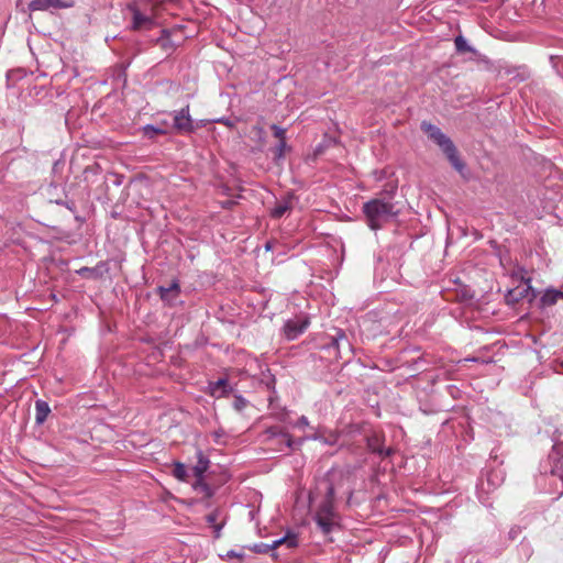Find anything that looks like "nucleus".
<instances>
[{"instance_id": "f257e3e1", "label": "nucleus", "mask_w": 563, "mask_h": 563, "mask_svg": "<svg viewBox=\"0 0 563 563\" xmlns=\"http://www.w3.org/2000/svg\"><path fill=\"white\" fill-rule=\"evenodd\" d=\"M398 190V181L388 180L377 196L366 201L362 211L367 225L376 231L400 214L399 203L394 201Z\"/></svg>"}, {"instance_id": "f03ea898", "label": "nucleus", "mask_w": 563, "mask_h": 563, "mask_svg": "<svg viewBox=\"0 0 563 563\" xmlns=\"http://www.w3.org/2000/svg\"><path fill=\"white\" fill-rule=\"evenodd\" d=\"M421 129L428 136L433 140L437 145L442 150L443 154L446 156L452 167L460 173L462 177H466V164L460 157L459 152L452 140L446 136L440 128L423 121L421 123Z\"/></svg>"}, {"instance_id": "7ed1b4c3", "label": "nucleus", "mask_w": 563, "mask_h": 563, "mask_svg": "<svg viewBox=\"0 0 563 563\" xmlns=\"http://www.w3.org/2000/svg\"><path fill=\"white\" fill-rule=\"evenodd\" d=\"M314 521L323 534H329L340 528V516L334 508V487L330 484L325 497L314 514Z\"/></svg>"}, {"instance_id": "20e7f679", "label": "nucleus", "mask_w": 563, "mask_h": 563, "mask_svg": "<svg viewBox=\"0 0 563 563\" xmlns=\"http://www.w3.org/2000/svg\"><path fill=\"white\" fill-rule=\"evenodd\" d=\"M173 117V125L172 128L181 135L194 133L197 128L200 125H196L190 115V107L186 104L180 110H175L170 113Z\"/></svg>"}, {"instance_id": "39448f33", "label": "nucleus", "mask_w": 563, "mask_h": 563, "mask_svg": "<svg viewBox=\"0 0 563 563\" xmlns=\"http://www.w3.org/2000/svg\"><path fill=\"white\" fill-rule=\"evenodd\" d=\"M75 273L78 274L81 278L86 279H111L112 277L109 273V264L106 262H100L95 267H79L75 269Z\"/></svg>"}, {"instance_id": "423d86ee", "label": "nucleus", "mask_w": 563, "mask_h": 563, "mask_svg": "<svg viewBox=\"0 0 563 563\" xmlns=\"http://www.w3.org/2000/svg\"><path fill=\"white\" fill-rule=\"evenodd\" d=\"M533 297L534 292L531 288V284H518L515 288L508 290L505 299L508 305L514 306L525 299L530 302Z\"/></svg>"}, {"instance_id": "0eeeda50", "label": "nucleus", "mask_w": 563, "mask_h": 563, "mask_svg": "<svg viewBox=\"0 0 563 563\" xmlns=\"http://www.w3.org/2000/svg\"><path fill=\"white\" fill-rule=\"evenodd\" d=\"M310 321L308 317H297L288 320L284 325V334L287 340H295L306 331Z\"/></svg>"}, {"instance_id": "6e6552de", "label": "nucleus", "mask_w": 563, "mask_h": 563, "mask_svg": "<svg viewBox=\"0 0 563 563\" xmlns=\"http://www.w3.org/2000/svg\"><path fill=\"white\" fill-rule=\"evenodd\" d=\"M129 9L132 12V25L133 31H148L156 26V22L152 16L143 14L136 5H130Z\"/></svg>"}, {"instance_id": "1a4fd4ad", "label": "nucleus", "mask_w": 563, "mask_h": 563, "mask_svg": "<svg viewBox=\"0 0 563 563\" xmlns=\"http://www.w3.org/2000/svg\"><path fill=\"white\" fill-rule=\"evenodd\" d=\"M384 435L374 433L367 438V448L371 452L379 454L382 457L390 456L394 453V449H383Z\"/></svg>"}, {"instance_id": "9d476101", "label": "nucleus", "mask_w": 563, "mask_h": 563, "mask_svg": "<svg viewBox=\"0 0 563 563\" xmlns=\"http://www.w3.org/2000/svg\"><path fill=\"white\" fill-rule=\"evenodd\" d=\"M454 44L459 54L472 53L478 62L485 63L487 65L490 64V60L487 58V56L482 55L476 48L468 45L467 41L462 35L455 37Z\"/></svg>"}, {"instance_id": "9b49d317", "label": "nucleus", "mask_w": 563, "mask_h": 563, "mask_svg": "<svg viewBox=\"0 0 563 563\" xmlns=\"http://www.w3.org/2000/svg\"><path fill=\"white\" fill-rule=\"evenodd\" d=\"M69 4L63 0H32L29 3L30 11H44L49 9L67 8Z\"/></svg>"}, {"instance_id": "f8f14e48", "label": "nucleus", "mask_w": 563, "mask_h": 563, "mask_svg": "<svg viewBox=\"0 0 563 563\" xmlns=\"http://www.w3.org/2000/svg\"><path fill=\"white\" fill-rule=\"evenodd\" d=\"M157 291L163 301L168 305H174L176 299L179 297L180 287L179 284H167V286H159Z\"/></svg>"}, {"instance_id": "ddd939ff", "label": "nucleus", "mask_w": 563, "mask_h": 563, "mask_svg": "<svg viewBox=\"0 0 563 563\" xmlns=\"http://www.w3.org/2000/svg\"><path fill=\"white\" fill-rule=\"evenodd\" d=\"M282 545H286V548L288 549H294L298 547V536L294 532H287L285 537L273 541V543L268 545V548L271 550H275Z\"/></svg>"}, {"instance_id": "4468645a", "label": "nucleus", "mask_w": 563, "mask_h": 563, "mask_svg": "<svg viewBox=\"0 0 563 563\" xmlns=\"http://www.w3.org/2000/svg\"><path fill=\"white\" fill-rule=\"evenodd\" d=\"M155 44L159 45L168 55L175 51V44L170 40V32L166 29L161 30V35L155 40Z\"/></svg>"}, {"instance_id": "2eb2a0df", "label": "nucleus", "mask_w": 563, "mask_h": 563, "mask_svg": "<svg viewBox=\"0 0 563 563\" xmlns=\"http://www.w3.org/2000/svg\"><path fill=\"white\" fill-rule=\"evenodd\" d=\"M291 196L284 198L276 202L275 207L271 210V216L274 219L282 218L287 211L291 209Z\"/></svg>"}, {"instance_id": "dca6fc26", "label": "nucleus", "mask_w": 563, "mask_h": 563, "mask_svg": "<svg viewBox=\"0 0 563 563\" xmlns=\"http://www.w3.org/2000/svg\"><path fill=\"white\" fill-rule=\"evenodd\" d=\"M230 391V386L227 379L220 378L216 383L210 384V395L214 398H221Z\"/></svg>"}, {"instance_id": "f3484780", "label": "nucleus", "mask_w": 563, "mask_h": 563, "mask_svg": "<svg viewBox=\"0 0 563 563\" xmlns=\"http://www.w3.org/2000/svg\"><path fill=\"white\" fill-rule=\"evenodd\" d=\"M266 434H268L269 439L278 438L282 443H284L287 448H291L292 440L289 433L283 431L278 427H272L266 430Z\"/></svg>"}, {"instance_id": "a211bd4d", "label": "nucleus", "mask_w": 563, "mask_h": 563, "mask_svg": "<svg viewBox=\"0 0 563 563\" xmlns=\"http://www.w3.org/2000/svg\"><path fill=\"white\" fill-rule=\"evenodd\" d=\"M144 137L148 140H154L157 135H166L168 133L167 129L156 126L153 124H146L141 129Z\"/></svg>"}, {"instance_id": "6ab92c4d", "label": "nucleus", "mask_w": 563, "mask_h": 563, "mask_svg": "<svg viewBox=\"0 0 563 563\" xmlns=\"http://www.w3.org/2000/svg\"><path fill=\"white\" fill-rule=\"evenodd\" d=\"M49 412H51V409H49L47 402H45L43 400H37L35 402V421H36V423L42 424L46 420Z\"/></svg>"}, {"instance_id": "aec40b11", "label": "nucleus", "mask_w": 563, "mask_h": 563, "mask_svg": "<svg viewBox=\"0 0 563 563\" xmlns=\"http://www.w3.org/2000/svg\"><path fill=\"white\" fill-rule=\"evenodd\" d=\"M209 467V460L201 452L197 454V463L194 466V473L197 478H201Z\"/></svg>"}, {"instance_id": "412c9836", "label": "nucleus", "mask_w": 563, "mask_h": 563, "mask_svg": "<svg viewBox=\"0 0 563 563\" xmlns=\"http://www.w3.org/2000/svg\"><path fill=\"white\" fill-rule=\"evenodd\" d=\"M219 516H220V511L218 509H216V510L211 511L210 514H208L206 517L207 522L210 523L214 529L216 538L220 537V531L224 525V522L218 523Z\"/></svg>"}, {"instance_id": "4be33fe9", "label": "nucleus", "mask_w": 563, "mask_h": 563, "mask_svg": "<svg viewBox=\"0 0 563 563\" xmlns=\"http://www.w3.org/2000/svg\"><path fill=\"white\" fill-rule=\"evenodd\" d=\"M559 299H563V290L549 289L542 297L543 305H554Z\"/></svg>"}, {"instance_id": "5701e85b", "label": "nucleus", "mask_w": 563, "mask_h": 563, "mask_svg": "<svg viewBox=\"0 0 563 563\" xmlns=\"http://www.w3.org/2000/svg\"><path fill=\"white\" fill-rule=\"evenodd\" d=\"M173 475L180 481H185L187 476L185 465L180 462H176L174 464Z\"/></svg>"}, {"instance_id": "b1692460", "label": "nucleus", "mask_w": 563, "mask_h": 563, "mask_svg": "<svg viewBox=\"0 0 563 563\" xmlns=\"http://www.w3.org/2000/svg\"><path fill=\"white\" fill-rule=\"evenodd\" d=\"M511 277H519V282L526 283L531 282V277L528 275V272L523 267H517V271H514Z\"/></svg>"}, {"instance_id": "393cba45", "label": "nucleus", "mask_w": 563, "mask_h": 563, "mask_svg": "<svg viewBox=\"0 0 563 563\" xmlns=\"http://www.w3.org/2000/svg\"><path fill=\"white\" fill-rule=\"evenodd\" d=\"M286 147H287L286 141L282 140L278 142V144L274 148V158L276 161L284 157Z\"/></svg>"}, {"instance_id": "a878e982", "label": "nucleus", "mask_w": 563, "mask_h": 563, "mask_svg": "<svg viewBox=\"0 0 563 563\" xmlns=\"http://www.w3.org/2000/svg\"><path fill=\"white\" fill-rule=\"evenodd\" d=\"M271 129L274 133V136L277 137L279 141H286V130L280 128L277 124H272Z\"/></svg>"}, {"instance_id": "bb28decb", "label": "nucleus", "mask_w": 563, "mask_h": 563, "mask_svg": "<svg viewBox=\"0 0 563 563\" xmlns=\"http://www.w3.org/2000/svg\"><path fill=\"white\" fill-rule=\"evenodd\" d=\"M246 406H247V401L243 397L235 396L234 401H233V408L236 411H242L243 409L246 408Z\"/></svg>"}, {"instance_id": "cd10ccee", "label": "nucleus", "mask_w": 563, "mask_h": 563, "mask_svg": "<svg viewBox=\"0 0 563 563\" xmlns=\"http://www.w3.org/2000/svg\"><path fill=\"white\" fill-rule=\"evenodd\" d=\"M342 340H345V341H346V335L344 334V332L339 331V332H338V334H336V336H334V338L332 339V344H333L336 349H339V346H340V342H341Z\"/></svg>"}, {"instance_id": "c85d7f7f", "label": "nucleus", "mask_w": 563, "mask_h": 563, "mask_svg": "<svg viewBox=\"0 0 563 563\" xmlns=\"http://www.w3.org/2000/svg\"><path fill=\"white\" fill-rule=\"evenodd\" d=\"M254 132L256 133L257 137L260 141H264V137H265V131L262 126H254L253 128Z\"/></svg>"}, {"instance_id": "c756f323", "label": "nucleus", "mask_w": 563, "mask_h": 563, "mask_svg": "<svg viewBox=\"0 0 563 563\" xmlns=\"http://www.w3.org/2000/svg\"><path fill=\"white\" fill-rule=\"evenodd\" d=\"M213 122L224 124V125H227L229 128L233 126L232 121L230 119H228V118H224V117L216 119V120H213Z\"/></svg>"}, {"instance_id": "7c9ffc66", "label": "nucleus", "mask_w": 563, "mask_h": 563, "mask_svg": "<svg viewBox=\"0 0 563 563\" xmlns=\"http://www.w3.org/2000/svg\"><path fill=\"white\" fill-rule=\"evenodd\" d=\"M309 424V421L307 417L302 416L298 419V426L300 427H307Z\"/></svg>"}, {"instance_id": "2f4dec72", "label": "nucleus", "mask_w": 563, "mask_h": 563, "mask_svg": "<svg viewBox=\"0 0 563 563\" xmlns=\"http://www.w3.org/2000/svg\"><path fill=\"white\" fill-rule=\"evenodd\" d=\"M90 243H91L90 239L85 240V242L82 243L84 252H85V251H89Z\"/></svg>"}, {"instance_id": "473e14b6", "label": "nucleus", "mask_w": 563, "mask_h": 563, "mask_svg": "<svg viewBox=\"0 0 563 563\" xmlns=\"http://www.w3.org/2000/svg\"><path fill=\"white\" fill-rule=\"evenodd\" d=\"M321 153H322V146L318 145L316 148V154H321Z\"/></svg>"}, {"instance_id": "72a5a7b5", "label": "nucleus", "mask_w": 563, "mask_h": 563, "mask_svg": "<svg viewBox=\"0 0 563 563\" xmlns=\"http://www.w3.org/2000/svg\"><path fill=\"white\" fill-rule=\"evenodd\" d=\"M265 249H266L267 251H269V250L272 249V243H271V242H267V243H266V245H265Z\"/></svg>"}, {"instance_id": "f704fd0d", "label": "nucleus", "mask_w": 563, "mask_h": 563, "mask_svg": "<svg viewBox=\"0 0 563 563\" xmlns=\"http://www.w3.org/2000/svg\"><path fill=\"white\" fill-rule=\"evenodd\" d=\"M65 123L68 126V113L66 114Z\"/></svg>"}]
</instances>
